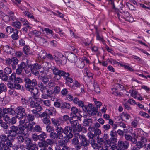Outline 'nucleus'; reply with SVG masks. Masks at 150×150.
<instances>
[{
  "instance_id": "nucleus-39",
  "label": "nucleus",
  "mask_w": 150,
  "mask_h": 150,
  "mask_svg": "<svg viewBox=\"0 0 150 150\" xmlns=\"http://www.w3.org/2000/svg\"><path fill=\"white\" fill-rule=\"evenodd\" d=\"M11 25L16 28L19 29L21 27V23L19 21H15L11 23Z\"/></svg>"
},
{
  "instance_id": "nucleus-33",
  "label": "nucleus",
  "mask_w": 150,
  "mask_h": 150,
  "mask_svg": "<svg viewBox=\"0 0 150 150\" xmlns=\"http://www.w3.org/2000/svg\"><path fill=\"white\" fill-rule=\"evenodd\" d=\"M38 85L42 92L44 93L47 91L46 86H44L42 83H39Z\"/></svg>"
},
{
  "instance_id": "nucleus-14",
  "label": "nucleus",
  "mask_w": 150,
  "mask_h": 150,
  "mask_svg": "<svg viewBox=\"0 0 150 150\" xmlns=\"http://www.w3.org/2000/svg\"><path fill=\"white\" fill-rule=\"evenodd\" d=\"M10 128L11 129L8 131L9 134H11V135L12 136L15 137L17 134H19L18 133L19 132H18V127L14 126H12Z\"/></svg>"
},
{
  "instance_id": "nucleus-43",
  "label": "nucleus",
  "mask_w": 150,
  "mask_h": 150,
  "mask_svg": "<svg viewBox=\"0 0 150 150\" xmlns=\"http://www.w3.org/2000/svg\"><path fill=\"white\" fill-rule=\"evenodd\" d=\"M124 18L125 20L129 22H131L132 20V18L130 17L129 14L128 13H126L124 15Z\"/></svg>"
},
{
  "instance_id": "nucleus-26",
  "label": "nucleus",
  "mask_w": 150,
  "mask_h": 150,
  "mask_svg": "<svg viewBox=\"0 0 150 150\" xmlns=\"http://www.w3.org/2000/svg\"><path fill=\"white\" fill-rule=\"evenodd\" d=\"M13 32V33L11 36L13 40H17L18 38V30L16 29H14V31Z\"/></svg>"
},
{
  "instance_id": "nucleus-27",
  "label": "nucleus",
  "mask_w": 150,
  "mask_h": 150,
  "mask_svg": "<svg viewBox=\"0 0 150 150\" xmlns=\"http://www.w3.org/2000/svg\"><path fill=\"white\" fill-rule=\"evenodd\" d=\"M83 125L85 127L87 126H89V127H93L92 126V123L91 121H89L88 119H85L84 120Z\"/></svg>"
},
{
  "instance_id": "nucleus-31",
  "label": "nucleus",
  "mask_w": 150,
  "mask_h": 150,
  "mask_svg": "<svg viewBox=\"0 0 150 150\" xmlns=\"http://www.w3.org/2000/svg\"><path fill=\"white\" fill-rule=\"evenodd\" d=\"M47 113H48V114L50 115H52L53 113H55L56 112V111L55 108L53 107H51L49 109H47L46 111Z\"/></svg>"
},
{
  "instance_id": "nucleus-22",
  "label": "nucleus",
  "mask_w": 150,
  "mask_h": 150,
  "mask_svg": "<svg viewBox=\"0 0 150 150\" xmlns=\"http://www.w3.org/2000/svg\"><path fill=\"white\" fill-rule=\"evenodd\" d=\"M47 38L46 36H43L39 37V41L40 44L41 45H43L45 43L48 44Z\"/></svg>"
},
{
  "instance_id": "nucleus-35",
  "label": "nucleus",
  "mask_w": 150,
  "mask_h": 150,
  "mask_svg": "<svg viewBox=\"0 0 150 150\" xmlns=\"http://www.w3.org/2000/svg\"><path fill=\"white\" fill-rule=\"evenodd\" d=\"M135 145L138 149H139L143 148L144 147H145L147 145V144H143L141 142L139 141L136 142Z\"/></svg>"
},
{
  "instance_id": "nucleus-34",
  "label": "nucleus",
  "mask_w": 150,
  "mask_h": 150,
  "mask_svg": "<svg viewBox=\"0 0 150 150\" xmlns=\"http://www.w3.org/2000/svg\"><path fill=\"white\" fill-rule=\"evenodd\" d=\"M23 51L25 54L26 55H28L31 54V52L30 49V47L27 46H25L23 49Z\"/></svg>"
},
{
  "instance_id": "nucleus-41",
  "label": "nucleus",
  "mask_w": 150,
  "mask_h": 150,
  "mask_svg": "<svg viewBox=\"0 0 150 150\" xmlns=\"http://www.w3.org/2000/svg\"><path fill=\"white\" fill-rule=\"evenodd\" d=\"M41 100L45 106L48 107H50L51 106V101L50 100L47 99L46 100Z\"/></svg>"
},
{
  "instance_id": "nucleus-36",
  "label": "nucleus",
  "mask_w": 150,
  "mask_h": 150,
  "mask_svg": "<svg viewBox=\"0 0 150 150\" xmlns=\"http://www.w3.org/2000/svg\"><path fill=\"white\" fill-rule=\"evenodd\" d=\"M25 116H26L27 120L29 122L30 121H33L35 119L34 115L30 114H29L27 115L26 114Z\"/></svg>"
},
{
  "instance_id": "nucleus-28",
  "label": "nucleus",
  "mask_w": 150,
  "mask_h": 150,
  "mask_svg": "<svg viewBox=\"0 0 150 150\" xmlns=\"http://www.w3.org/2000/svg\"><path fill=\"white\" fill-rule=\"evenodd\" d=\"M9 16L10 17V19H11V20L14 21L16 20V17L15 15V13L14 12L10 11L8 13Z\"/></svg>"
},
{
  "instance_id": "nucleus-19",
  "label": "nucleus",
  "mask_w": 150,
  "mask_h": 150,
  "mask_svg": "<svg viewBox=\"0 0 150 150\" xmlns=\"http://www.w3.org/2000/svg\"><path fill=\"white\" fill-rule=\"evenodd\" d=\"M74 137L71 141L72 143L74 145H78L79 143L78 139H80L81 135L77 132H75V134H74Z\"/></svg>"
},
{
  "instance_id": "nucleus-4",
  "label": "nucleus",
  "mask_w": 150,
  "mask_h": 150,
  "mask_svg": "<svg viewBox=\"0 0 150 150\" xmlns=\"http://www.w3.org/2000/svg\"><path fill=\"white\" fill-rule=\"evenodd\" d=\"M19 60L16 57L6 58L5 63L7 65L11 64L13 70H15L18 63Z\"/></svg>"
},
{
  "instance_id": "nucleus-11",
  "label": "nucleus",
  "mask_w": 150,
  "mask_h": 150,
  "mask_svg": "<svg viewBox=\"0 0 150 150\" xmlns=\"http://www.w3.org/2000/svg\"><path fill=\"white\" fill-rule=\"evenodd\" d=\"M92 148L95 150H99L100 149H103V147H102L101 146L98 145V143L96 142V140L95 139H91L89 141Z\"/></svg>"
},
{
  "instance_id": "nucleus-42",
  "label": "nucleus",
  "mask_w": 150,
  "mask_h": 150,
  "mask_svg": "<svg viewBox=\"0 0 150 150\" xmlns=\"http://www.w3.org/2000/svg\"><path fill=\"white\" fill-rule=\"evenodd\" d=\"M28 147L30 148V150H38V147L36 144H31Z\"/></svg>"
},
{
  "instance_id": "nucleus-52",
  "label": "nucleus",
  "mask_w": 150,
  "mask_h": 150,
  "mask_svg": "<svg viewBox=\"0 0 150 150\" xmlns=\"http://www.w3.org/2000/svg\"><path fill=\"white\" fill-rule=\"evenodd\" d=\"M21 102L22 105L24 107H26L29 104L27 100L25 98H22L21 99Z\"/></svg>"
},
{
  "instance_id": "nucleus-51",
  "label": "nucleus",
  "mask_w": 150,
  "mask_h": 150,
  "mask_svg": "<svg viewBox=\"0 0 150 150\" xmlns=\"http://www.w3.org/2000/svg\"><path fill=\"white\" fill-rule=\"evenodd\" d=\"M21 134H18L16 137V139L18 140V142L22 143L25 140L24 137Z\"/></svg>"
},
{
  "instance_id": "nucleus-20",
  "label": "nucleus",
  "mask_w": 150,
  "mask_h": 150,
  "mask_svg": "<svg viewBox=\"0 0 150 150\" xmlns=\"http://www.w3.org/2000/svg\"><path fill=\"white\" fill-rule=\"evenodd\" d=\"M39 64L40 65V67L43 68L46 71H48L50 66V63L47 62H44L42 63L40 62Z\"/></svg>"
},
{
  "instance_id": "nucleus-21",
  "label": "nucleus",
  "mask_w": 150,
  "mask_h": 150,
  "mask_svg": "<svg viewBox=\"0 0 150 150\" xmlns=\"http://www.w3.org/2000/svg\"><path fill=\"white\" fill-rule=\"evenodd\" d=\"M18 83H10L8 84V86L11 89L14 88L17 89H20L21 88V86Z\"/></svg>"
},
{
  "instance_id": "nucleus-56",
  "label": "nucleus",
  "mask_w": 150,
  "mask_h": 150,
  "mask_svg": "<svg viewBox=\"0 0 150 150\" xmlns=\"http://www.w3.org/2000/svg\"><path fill=\"white\" fill-rule=\"evenodd\" d=\"M23 13L25 16H27L28 18L32 19H34V16L30 13L27 11H25L23 12Z\"/></svg>"
},
{
  "instance_id": "nucleus-62",
  "label": "nucleus",
  "mask_w": 150,
  "mask_h": 150,
  "mask_svg": "<svg viewBox=\"0 0 150 150\" xmlns=\"http://www.w3.org/2000/svg\"><path fill=\"white\" fill-rule=\"evenodd\" d=\"M14 29L12 28L11 26H7L6 28V32L9 33H12L14 31Z\"/></svg>"
},
{
  "instance_id": "nucleus-23",
  "label": "nucleus",
  "mask_w": 150,
  "mask_h": 150,
  "mask_svg": "<svg viewBox=\"0 0 150 150\" xmlns=\"http://www.w3.org/2000/svg\"><path fill=\"white\" fill-rule=\"evenodd\" d=\"M38 59L43 60L45 59L47 56L46 52L44 50H41L38 54Z\"/></svg>"
},
{
  "instance_id": "nucleus-48",
  "label": "nucleus",
  "mask_w": 150,
  "mask_h": 150,
  "mask_svg": "<svg viewBox=\"0 0 150 150\" xmlns=\"http://www.w3.org/2000/svg\"><path fill=\"white\" fill-rule=\"evenodd\" d=\"M38 145L39 147L48 146L46 142V140H43L41 142H39L38 143Z\"/></svg>"
},
{
  "instance_id": "nucleus-7",
  "label": "nucleus",
  "mask_w": 150,
  "mask_h": 150,
  "mask_svg": "<svg viewBox=\"0 0 150 150\" xmlns=\"http://www.w3.org/2000/svg\"><path fill=\"white\" fill-rule=\"evenodd\" d=\"M117 144L120 150H125L129 148V143L127 141L119 140Z\"/></svg>"
},
{
  "instance_id": "nucleus-24",
  "label": "nucleus",
  "mask_w": 150,
  "mask_h": 150,
  "mask_svg": "<svg viewBox=\"0 0 150 150\" xmlns=\"http://www.w3.org/2000/svg\"><path fill=\"white\" fill-rule=\"evenodd\" d=\"M4 51L8 54H11L14 50L13 49L8 45L4 46L3 47Z\"/></svg>"
},
{
  "instance_id": "nucleus-3",
  "label": "nucleus",
  "mask_w": 150,
  "mask_h": 150,
  "mask_svg": "<svg viewBox=\"0 0 150 150\" xmlns=\"http://www.w3.org/2000/svg\"><path fill=\"white\" fill-rule=\"evenodd\" d=\"M50 137L54 139H61L59 142V144L60 146V150H66V136H64L63 134H60L58 133H53V132L51 133L50 134Z\"/></svg>"
},
{
  "instance_id": "nucleus-47",
  "label": "nucleus",
  "mask_w": 150,
  "mask_h": 150,
  "mask_svg": "<svg viewBox=\"0 0 150 150\" xmlns=\"http://www.w3.org/2000/svg\"><path fill=\"white\" fill-rule=\"evenodd\" d=\"M93 86L94 87V90L97 93H98L100 92V89L97 84L96 83H94L93 84Z\"/></svg>"
},
{
  "instance_id": "nucleus-54",
  "label": "nucleus",
  "mask_w": 150,
  "mask_h": 150,
  "mask_svg": "<svg viewBox=\"0 0 150 150\" xmlns=\"http://www.w3.org/2000/svg\"><path fill=\"white\" fill-rule=\"evenodd\" d=\"M18 65L22 70L25 69L27 67V64L23 62H21L20 64Z\"/></svg>"
},
{
  "instance_id": "nucleus-30",
  "label": "nucleus",
  "mask_w": 150,
  "mask_h": 150,
  "mask_svg": "<svg viewBox=\"0 0 150 150\" xmlns=\"http://www.w3.org/2000/svg\"><path fill=\"white\" fill-rule=\"evenodd\" d=\"M117 134L116 132H114V130H112L111 131L110 133V135L111 137L112 138H111V141H113L115 142H116L117 140V138H115Z\"/></svg>"
},
{
  "instance_id": "nucleus-50",
  "label": "nucleus",
  "mask_w": 150,
  "mask_h": 150,
  "mask_svg": "<svg viewBox=\"0 0 150 150\" xmlns=\"http://www.w3.org/2000/svg\"><path fill=\"white\" fill-rule=\"evenodd\" d=\"M42 128L39 125H36L34 127L33 130L34 132H41Z\"/></svg>"
},
{
  "instance_id": "nucleus-53",
  "label": "nucleus",
  "mask_w": 150,
  "mask_h": 150,
  "mask_svg": "<svg viewBox=\"0 0 150 150\" xmlns=\"http://www.w3.org/2000/svg\"><path fill=\"white\" fill-rule=\"evenodd\" d=\"M0 89L2 92H5L7 91V87L3 83L0 84Z\"/></svg>"
},
{
  "instance_id": "nucleus-29",
  "label": "nucleus",
  "mask_w": 150,
  "mask_h": 150,
  "mask_svg": "<svg viewBox=\"0 0 150 150\" xmlns=\"http://www.w3.org/2000/svg\"><path fill=\"white\" fill-rule=\"evenodd\" d=\"M82 127L80 124L76 126L73 130L74 133L75 134V132H77L78 134H79V132L82 131Z\"/></svg>"
},
{
  "instance_id": "nucleus-25",
  "label": "nucleus",
  "mask_w": 150,
  "mask_h": 150,
  "mask_svg": "<svg viewBox=\"0 0 150 150\" xmlns=\"http://www.w3.org/2000/svg\"><path fill=\"white\" fill-rule=\"evenodd\" d=\"M60 119L58 118H52L51 119L52 123L55 127L60 126Z\"/></svg>"
},
{
  "instance_id": "nucleus-49",
  "label": "nucleus",
  "mask_w": 150,
  "mask_h": 150,
  "mask_svg": "<svg viewBox=\"0 0 150 150\" xmlns=\"http://www.w3.org/2000/svg\"><path fill=\"white\" fill-rule=\"evenodd\" d=\"M76 65L79 68H82L84 67V64L83 62L79 60L77 61L76 64Z\"/></svg>"
},
{
  "instance_id": "nucleus-9",
  "label": "nucleus",
  "mask_w": 150,
  "mask_h": 150,
  "mask_svg": "<svg viewBox=\"0 0 150 150\" xmlns=\"http://www.w3.org/2000/svg\"><path fill=\"white\" fill-rule=\"evenodd\" d=\"M67 59L71 63H75L77 61L76 55L73 53L69 52H68L67 53Z\"/></svg>"
},
{
  "instance_id": "nucleus-12",
  "label": "nucleus",
  "mask_w": 150,
  "mask_h": 150,
  "mask_svg": "<svg viewBox=\"0 0 150 150\" xmlns=\"http://www.w3.org/2000/svg\"><path fill=\"white\" fill-rule=\"evenodd\" d=\"M40 67V65L38 63H35L31 66V70L33 73L37 75L38 74V70Z\"/></svg>"
},
{
  "instance_id": "nucleus-13",
  "label": "nucleus",
  "mask_w": 150,
  "mask_h": 150,
  "mask_svg": "<svg viewBox=\"0 0 150 150\" xmlns=\"http://www.w3.org/2000/svg\"><path fill=\"white\" fill-rule=\"evenodd\" d=\"M72 128L69 126H67L66 128V142L70 141V139L73 137V134L71 133Z\"/></svg>"
},
{
  "instance_id": "nucleus-64",
  "label": "nucleus",
  "mask_w": 150,
  "mask_h": 150,
  "mask_svg": "<svg viewBox=\"0 0 150 150\" xmlns=\"http://www.w3.org/2000/svg\"><path fill=\"white\" fill-rule=\"evenodd\" d=\"M12 72L11 69L8 67H6L4 69V72L5 74H10Z\"/></svg>"
},
{
  "instance_id": "nucleus-44",
  "label": "nucleus",
  "mask_w": 150,
  "mask_h": 150,
  "mask_svg": "<svg viewBox=\"0 0 150 150\" xmlns=\"http://www.w3.org/2000/svg\"><path fill=\"white\" fill-rule=\"evenodd\" d=\"M50 116H47L45 118H43L42 119L43 122L47 125H49L50 124V122L49 120Z\"/></svg>"
},
{
  "instance_id": "nucleus-55",
  "label": "nucleus",
  "mask_w": 150,
  "mask_h": 150,
  "mask_svg": "<svg viewBox=\"0 0 150 150\" xmlns=\"http://www.w3.org/2000/svg\"><path fill=\"white\" fill-rule=\"evenodd\" d=\"M46 130L48 132L52 133L54 131L53 127L49 125H47L46 127Z\"/></svg>"
},
{
  "instance_id": "nucleus-15",
  "label": "nucleus",
  "mask_w": 150,
  "mask_h": 150,
  "mask_svg": "<svg viewBox=\"0 0 150 150\" xmlns=\"http://www.w3.org/2000/svg\"><path fill=\"white\" fill-rule=\"evenodd\" d=\"M88 130L90 132H94L93 134L95 137H98L99 135L101 134V130L98 128H96L94 127H88Z\"/></svg>"
},
{
  "instance_id": "nucleus-61",
  "label": "nucleus",
  "mask_w": 150,
  "mask_h": 150,
  "mask_svg": "<svg viewBox=\"0 0 150 150\" xmlns=\"http://www.w3.org/2000/svg\"><path fill=\"white\" fill-rule=\"evenodd\" d=\"M61 101H59V100H57L54 103V105L56 107L59 108L60 107L61 105H62V103Z\"/></svg>"
},
{
  "instance_id": "nucleus-8",
  "label": "nucleus",
  "mask_w": 150,
  "mask_h": 150,
  "mask_svg": "<svg viewBox=\"0 0 150 150\" xmlns=\"http://www.w3.org/2000/svg\"><path fill=\"white\" fill-rule=\"evenodd\" d=\"M104 137H105L104 145L103 150H108V148L111 147V142L110 139H108V137L107 134H104Z\"/></svg>"
},
{
  "instance_id": "nucleus-17",
  "label": "nucleus",
  "mask_w": 150,
  "mask_h": 150,
  "mask_svg": "<svg viewBox=\"0 0 150 150\" xmlns=\"http://www.w3.org/2000/svg\"><path fill=\"white\" fill-rule=\"evenodd\" d=\"M19 129L20 131L19 134H23L26 136H28L29 134V130L25 127L24 126H22V127H20Z\"/></svg>"
},
{
  "instance_id": "nucleus-6",
  "label": "nucleus",
  "mask_w": 150,
  "mask_h": 150,
  "mask_svg": "<svg viewBox=\"0 0 150 150\" xmlns=\"http://www.w3.org/2000/svg\"><path fill=\"white\" fill-rule=\"evenodd\" d=\"M25 111V109L21 106H19L17 107L16 109L17 114L16 117L18 119H21L23 117L25 116L26 113Z\"/></svg>"
},
{
  "instance_id": "nucleus-59",
  "label": "nucleus",
  "mask_w": 150,
  "mask_h": 150,
  "mask_svg": "<svg viewBox=\"0 0 150 150\" xmlns=\"http://www.w3.org/2000/svg\"><path fill=\"white\" fill-rule=\"evenodd\" d=\"M97 142L98 144L100 145V146H101L104 143V141L103 139L102 138L98 137H97Z\"/></svg>"
},
{
  "instance_id": "nucleus-32",
  "label": "nucleus",
  "mask_w": 150,
  "mask_h": 150,
  "mask_svg": "<svg viewBox=\"0 0 150 150\" xmlns=\"http://www.w3.org/2000/svg\"><path fill=\"white\" fill-rule=\"evenodd\" d=\"M1 16L2 20L5 22H7L10 20V17L8 15H7L4 13H2Z\"/></svg>"
},
{
  "instance_id": "nucleus-16",
  "label": "nucleus",
  "mask_w": 150,
  "mask_h": 150,
  "mask_svg": "<svg viewBox=\"0 0 150 150\" xmlns=\"http://www.w3.org/2000/svg\"><path fill=\"white\" fill-rule=\"evenodd\" d=\"M73 80L69 73H66V84L69 87L72 88L73 87L72 82Z\"/></svg>"
},
{
  "instance_id": "nucleus-2",
  "label": "nucleus",
  "mask_w": 150,
  "mask_h": 150,
  "mask_svg": "<svg viewBox=\"0 0 150 150\" xmlns=\"http://www.w3.org/2000/svg\"><path fill=\"white\" fill-rule=\"evenodd\" d=\"M73 101L75 103L77 104L79 106L82 107L85 111L88 112V114L90 115H95L98 112L97 108L94 107L91 104L84 106V103L82 101H79V99L77 97L75 98Z\"/></svg>"
},
{
  "instance_id": "nucleus-46",
  "label": "nucleus",
  "mask_w": 150,
  "mask_h": 150,
  "mask_svg": "<svg viewBox=\"0 0 150 150\" xmlns=\"http://www.w3.org/2000/svg\"><path fill=\"white\" fill-rule=\"evenodd\" d=\"M22 82V79L20 77H17L16 74L15 77L14 78V79L13 81V83H21Z\"/></svg>"
},
{
  "instance_id": "nucleus-10",
  "label": "nucleus",
  "mask_w": 150,
  "mask_h": 150,
  "mask_svg": "<svg viewBox=\"0 0 150 150\" xmlns=\"http://www.w3.org/2000/svg\"><path fill=\"white\" fill-rule=\"evenodd\" d=\"M80 139L81 140V146L86 147V148H84V150H87L88 148L86 146L89 145V141L83 135H81Z\"/></svg>"
},
{
  "instance_id": "nucleus-5",
  "label": "nucleus",
  "mask_w": 150,
  "mask_h": 150,
  "mask_svg": "<svg viewBox=\"0 0 150 150\" xmlns=\"http://www.w3.org/2000/svg\"><path fill=\"white\" fill-rule=\"evenodd\" d=\"M12 146V143L11 142H8V138L5 134H2L0 136V147L3 146Z\"/></svg>"
},
{
  "instance_id": "nucleus-38",
  "label": "nucleus",
  "mask_w": 150,
  "mask_h": 150,
  "mask_svg": "<svg viewBox=\"0 0 150 150\" xmlns=\"http://www.w3.org/2000/svg\"><path fill=\"white\" fill-rule=\"evenodd\" d=\"M33 34L37 37H39L41 34V32L39 31L36 30L31 31L28 34V35Z\"/></svg>"
},
{
  "instance_id": "nucleus-18",
  "label": "nucleus",
  "mask_w": 150,
  "mask_h": 150,
  "mask_svg": "<svg viewBox=\"0 0 150 150\" xmlns=\"http://www.w3.org/2000/svg\"><path fill=\"white\" fill-rule=\"evenodd\" d=\"M51 69L52 70L53 73L55 75V76L54 77V80H55L59 79L60 77L58 75L60 70L54 66L52 67L51 68Z\"/></svg>"
},
{
  "instance_id": "nucleus-57",
  "label": "nucleus",
  "mask_w": 150,
  "mask_h": 150,
  "mask_svg": "<svg viewBox=\"0 0 150 150\" xmlns=\"http://www.w3.org/2000/svg\"><path fill=\"white\" fill-rule=\"evenodd\" d=\"M148 140H149L147 139L146 137L142 136L141 137L140 141L144 144H147L146 143L147 142Z\"/></svg>"
},
{
  "instance_id": "nucleus-60",
  "label": "nucleus",
  "mask_w": 150,
  "mask_h": 150,
  "mask_svg": "<svg viewBox=\"0 0 150 150\" xmlns=\"http://www.w3.org/2000/svg\"><path fill=\"white\" fill-rule=\"evenodd\" d=\"M71 109V112L70 113V115L72 113L75 114L79 112V110L76 107H72Z\"/></svg>"
},
{
  "instance_id": "nucleus-63",
  "label": "nucleus",
  "mask_w": 150,
  "mask_h": 150,
  "mask_svg": "<svg viewBox=\"0 0 150 150\" xmlns=\"http://www.w3.org/2000/svg\"><path fill=\"white\" fill-rule=\"evenodd\" d=\"M16 112L14 110L11 108H8V114L13 115L15 114Z\"/></svg>"
},
{
  "instance_id": "nucleus-58",
  "label": "nucleus",
  "mask_w": 150,
  "mask_h": 150,
  "mask_svg": "<svg viewBox=\"0 0 150 150\" xmlns=\"http://www.w3.org/2000/svg\"><path fill=\"white\" fill-rule=\"evenodd\" d=\"M124 131H122L120 129H118L117 131V133L120 136H123L124 134V133L125 134L127 133V129H124Z\"/></svg>"
},
{
  "instance_id": "nucleus-45",
  "label": "nucleus",
  "mask_w": 150,
  "mask_h": 150,
  "mask_svg": "<svg viewBox=\"0 0 150 150\" xmlns=\"http://www.w3.org/2000/svg\"><path fill=\"white\" fill-rule=\"evenodd\" d=\"M39 140L40 141H43L45 140V139L47 137L46 134L44 132L38 135Z\"/></svg>"
},
{
  "instance_id": "nucleus-37",
  "label": "nucleus",
  "mask_w": 150,
  "mask_h": 150,
  "mask_svg": "<svg viewBox=\"0 0 150 150\" xmlns=\"http://www.w3.org/2000/svg\"><path fill=\"white\" fill-rule=\"evenodd\" d=\"M56 127H57L56 130L57 131V132L59 134H63L64 136H66L65 131L63 130L62 127L58 126Z\"/></svg>"
},
{
  "instance_id": "nucleus-1",
  "label": "nucleus",
  "mask_w": 150,
  "mask_h": 150,
  "mask_svg": "<svg viewBox=\"0 0 150 150\" xmlns=\"http://www.w3.org/2000/svg\"><path fill=\"white\" fill-rule=\"evenodd\" d=\"M24 80L25 83V86L26 90L31 93L34 100L37 99V98L35 96L38 94V90L37 88L34 87L37 85L36 79H34L31 80L30 79L27 77L24 79Z\"/></svg>"
},
{
  "instance_id": "nucleus-40",
  "label": "nucleus",
  "mask_w": 150,
  "mask_h": 150,
  "mask_svg": "<svg viewBox=\"0 0 150 150\" xmlns=\"http://www.w3.org/2000/svg\"><path fill=\"white\" fill-rule=\"evenodd\" d=\"M22 24H23V26L25 27V28H23V30H25V29H26V31L27 30V28L29 29H31V27L29 25V23L28 22L27 20H26L25 22H23L22 23Z\"/></svg>"
}]
</instances>
